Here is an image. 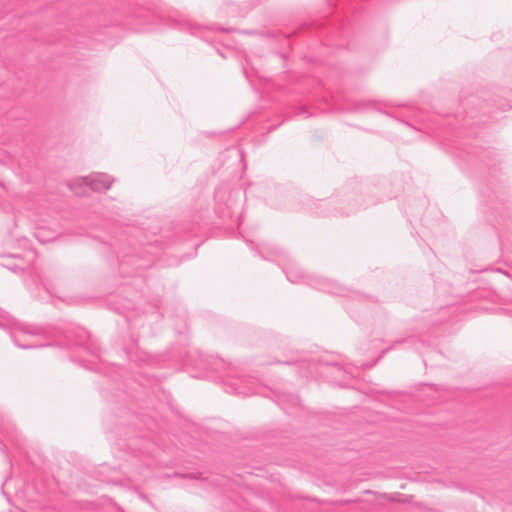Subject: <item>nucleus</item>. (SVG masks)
Listing matches in <instances>:
<instances>
[{"label":"nucleus","mask_w":512,"mask_h":512,"mask_svg":"<svg viewBox=\"0 0 512 512\" xmlns=\"http://www.w3.org/2000/svg\"><path fill=\"white\" fill-rule=\"evenodd\" d=\"M94 192H103L109 190L113 185V179L106 174H95L83 179Z\"/></svg>","instance_id":"obj_1"}]
</instances>
